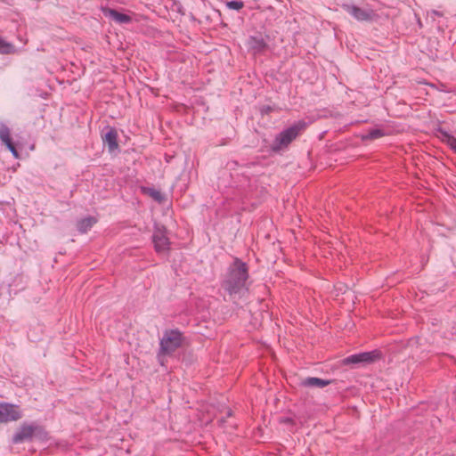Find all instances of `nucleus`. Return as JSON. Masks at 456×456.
Listing matches in <instances>:
<instances>
[{"label": "nucleus", "instance_id": "f257e3e1", "mask_svg": "<svg viewBox=\"0 0 456 456\" xmlns=\"http://www.w3.org/2000/svg\"><path fill=\"white\" fill-rule=\"evenodd\" d=\"M248 279V268L247 264L235 257L227 270L222 286L230 295L237 294L246 288Z\"/></svg>", "mask_w": 456, "mask_h": 456}, {"label": "nucleus", "instance_id": "f03ea898", "mask_svg": "<svg viewBox=\"0 0 456 456\" xmlns=\"http://www.w3.org/2000/svg\"><path fill=\"white\" fill-rule=\"evenodd\" d=\"M306 124L304 121H298L290 126L289 127L279 133L273 143L271 150L274 152H279L289 147V145L305 129Z\"/></svg>", "mask_w": 456, "mask_h": 456}, {"label": "nucleus", "instance_id": "7ed1b4c3", "mask_svg": "<svg viewBox=\"0 0 456 456\" xmlns=\"http://www.w3.org/2000/svg\"><path fill=\"white\" fill-rule=\"evenodd\" d=\"M183 333L177 330H167L159 342V354H171L183 345Z\"/></svg>", "mask_w": 456, "mask_h": 456}, {"label": "nucleus", "instance_id": "20e7f679", "mask_svg": "<svg viewBox=\"0 0 456 456\" xmlns=\"http://www.w3.org/2000/svg\"><path fill=\"white\" fill-rule=\"evenodd\" d=\"M152 242L158 254H166L169 250V239L164 228L156 227L152 235Z\"/></svg>", "mask_w": 456, "mask_h": 456}, {"label": "nucleus", "instance_id": "39448f33", "mask_svg": "<svg viewBox=\"0 0 456 456\" xmlns=\"http://www.w3.org/2000/svg\"><path fill=\"white\" fill-rule=\"evenodd\" d=\"M20 418L19 406L7 403H0V422L14 421Z\"/></svg>", "mask_w": 456, "mask_h": 456}, {"label": "nucleus", "instance_id": "423d86ee", "mask_svg": "<svg viewBox=\"0 0 456 456\" xmlns=\"http://www.w3.org/2000/svg\"><path fill=\"white\" fill-rule=\"evenodd\" d=\"M377 351L363 352L349 355L344 360L346 364L370 363L379 357Z\"/></svg>", "mask_w": 456, "mask_h": 456}, {"label": "nucleus", "instance_id": "0eeeda50", "mask_svg": "<svg viewBox=\"0 0 456 456\" xmlns=\"http://www.w3.org/2000/svg\"><path fill=\"white\" fill-rule=\"evenodd\" d=\"M343 9L359 21L370 20L373 16L371 10H364L354 4H343Z\"/></svg>", "mask_w": 456, "mask_h": 456}, {"label": "nucleus", "instance_id": "6e6552de", "mask_svg": "<svg viewBox=\"0 0 456 456\" xmlns=\"http://www.w3.org/2000/svg\"><path fill=\"white\" fill-rule=\"evenodd\" d=\"M0 140L1 142L7 147V149L11 151L12 156L15 159L19 158V152L16 150L12 138H11V130L10 128L4 123L0 124Z\"/></svg>", "mask_w": 456, "mask_h": 456}, {"label": "nucleus", "instance_id": "1a4fd4ad", "mask_svg": "<svg viewBox=\"0 0 456 456\" xmlns=\"http://www.w3.org/2000/svg\"><path fill=\"white\" fill-rule=\"evenodd\" d=\"M37 429L34 425H22L20 428L14 434L12 442L15 444L21 443L25 440L30 439L34 432Z\"/></svg>", "mask_w": 456, "mask_h": 456}, {"label": "nucleus", "instance_id": "9d476101", "mask_svg": "<svg viewBox=\"0 0 456 456\" xmlns=\"http://www.w3.org/2000/svg\"><path fill=\"white\" fill-rule=\"evenodd\" d=\"M248 44L250 49L256 53L263 52L267 47V45L262 37H249Z\"/></svg>", "mask_w": 456, "mask_h": 456}, {"label": "nucleus", "instance_id": "9b49d317", "mask_svg": "<svg viewBox=\"0 0 456 456\" xmlns=\"http://www.w3.org/2000/svg\"><path fill=\"white\" fill-rule=\"evenodd\" d=\"M104 142L108 144V148L110 151L117 150L118 147V134L115 128H110L106 133L104 139Z\"/></svg>", "mask_w": 456, "mask_h": 456}, {"label": "nucleus", "instance_id": "f8f14e48", "mask_svg": "<svg viewBox=\"0 0 456 456\" xmlns=\"http://www.w3.org/2000/svg\"><path fill=\"white\" fill-rule=\"evenodd\" d=\"M331 383L329 379H322L320 378L310 377L302 380L301 384L304 387H324Z\"/></svg>", "mask_w": 456, "mask_h": 456}, {"label": "nucleus", "instance_id": "ddd939ff", "mask_svg": "<svg viewBox=\"0 0 456 456\" xmlns=\"http://www.w3.org/2000/svg\"><path fill=\"white\" fill-rule=\"evenodd\" d=\"M96 222H97L96 218H94L93 216L82 218L77 222V230L81 233H86L88 230H90L92 228V226Z\"/></svg>", "mask_w": 456, "mask_h": 456}, {"label": "nucleus", "instance_id": "4468645a", "mask_svg": "<svg viewBox=\"0 0 456 456\" xmlns=\"http://www.w3.org/2000/svg\"><path fill=\"white\" fill-rule=\"evenodd\" d=\"M110 16L118 23H128L131 21V17L127 14L121 13L116 10H109Z\"/></svg>", "mask_w": 456, "mask_h": 456}, {"label": "nucleus", "instance_id": "2eb2a0df", "mask_svg": "<svg viewBox=\"0 0 456 456\" xmlns=\"http://www.w3.org/2000/svg\"><path fill=\"white\" fill-rule=\"evenodd\" d=\"M14 53V47L0 37V53L9 54Z\"/></svg>", "mask_w": 456, "mask_h": 456}, {"label": "nucleus", "instance_id": "dca6fc26", "mask_svg": "<svg viewBox=\"0 0 456 456\" xmlns=\"http://www.w3.org/2000/svg\"><path fill=\"white\" fill-rule=\"evenodd\" d=\"M385 135V133L381 129H373L369 132L365 136L366 139H378Z\"/></svg>", "mask_w": 456, "mask_h": 456}, {"label": "nucleus", "instance_id": "f3484780", "mask_svg": "<svg viewBox=\"0 0 456 456\" xmlns=\"http://www.w3.org/2000/svg\"><path fill=\"white\" fill-rule=\"evenodd\" d=\"M226 6L229 8V9H232V10H236V11H240V9L243 8L244 6V3L242 1H236V0H233V1H229L226 3Z\"/></svg>", "mask_w": 456, "mask_h": 456}, {"label": "nucleus", "instance_id": "a211bd4d", "mask_svg": "<svg viewBox=\"0 0 456 456\" xmlns=\"http://www.w3.org/2000/svg\"><path fill=\"white\" fill-rule=\"evenodd\" d=\"M149 194L151 195V197H152V199H154L158 202H161L164 200V197L159 191L150 189Z\"/></svg>", "mask_w": 456, "mask_h": 456}, {"label": "nucleus", "instance_id": "6ab92c4d", "mask_svg": "<svg viewBox=\"0 0 456 456\" xmlns=\"http://www.w3.org/2000/svg\"><path fill=\"white\" fill-rule=\"evenodd\" d=\"M444 137L447 144L451 147L452 150H453L456 152V138L448 134H445Z\"/></svg>", "mask_w": 456, "mask_h": 456}, {"label": "nucleus", "instance_id": "aec40b11", "mask_svg": "<svg viewBox=\"0 0 456 456\" xmlns=\"http://www.w3.org/2000/svg\"><path fill=\"white\" fill-rule=\"evenodd\" d=\"M430 14H432V15H436V16H440V17H441V16H443V13H442V12H438V11H436V10H432V11L430 12Z\"/></svg>", "mask_w": 456, "mask_h": 456}]
</instances>
